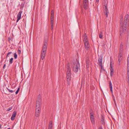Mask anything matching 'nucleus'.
Segmentation results:
<instances>
[{
    "label": "nucleus",
    "mask_w": 129,
    "mask_h": 129,
    "mask_svg": "<svg viewBox=\"0 0 129 129\" xmlns=\"http://www.w3.org/2000/svg\"><path fill=\"white\" fill-rule=\"evenodd\" d=\"M84 37H87L86 34V33H84Z\"/></svg>",
    "instance_id": "nucleus-36"
},
{
    "label": "nucleus",
    "mask_w": 129,
    "mask_h": 129,
    "mask_svg": "<svg viewBox=\"0 0 129 129\" xmlns=\"http://www.w3.org/2000/svg\"><path fill=\"white\" fill-rule=\"evenodd\" d=\"M21 52V51L19 49H18V54H20Z\"/></svg>",
    "instance_id": "nucleus-33"
},
{
    "label": "nucleus",
    "mask_w": 129,
    "mask_h": 129,
    "mask_svg": "<svg viewBox=\"0 0 129 129\" xmlns=\"http://www.w3.org/2000/svg\"><path fill=\"white\" fill-rule=\"evenodd\" d=\"M104 13L106 15V17H108V10H104Z\"/></svg>",
    "instance_id": "nucleus-21"
},
{
    "label": "nucleus",
    "mask_w": 129,
    "mask_h": 129,
    "mask_svg": "<svg viewBox=\"0 0 129 129\" xmlns=\"http://www.w3.org/2000/svg\"><path fill=\"white\" fill-rule=\"evenodd\" d=\"M90 1H91V0H90Z\"/></svg>",
    "instance_id": "nucleus-44"
},
{
    "label": "nucleus",
    "mask_w": 129,
    "mask_h": 129,
    "mask_svg": "<svg viewBox=\"0 0 129 129\" xmlns=\"http://www.w3.org/2000/svg\"><path fill=\"white\" fill-rule=\"evenodd\" d=\"M90 116H91L92 115V116H93V112L92 111H90Z\"/></svg>",
    "instance_id": "nucleus-30"
},
{
    "label": "nucleus",
    "mask_w": 129,
    "mask_h": 129,
    "mask_svg": "<svg viewBox=\"0 0 129 129\" xmlns=\"http://www.w3.org/2000/svg\"><path fill=\"white\" fill-rule=\"evenodd\" d=\"M83 41L84 42H85V41L87 42L88 41L87 37H84L83 38Z\"/></svg>",
    "instance_id": "nucleus-22"
},
{
    "label": "nucleus",
    "mask_w": 129,
    "mask_h": 129,
    "mask_svg": "<svg viewBox=\"0 0 129 129\" xmlns=\"http://www.w3.org/2000/svg\"><path fill=\"white\" fill-rule=\"evenodd\" d=\"M7 90L9 92L12 93L13 92H14L15 91V90H10L8 88H7Z\"/></svg>",
    "instance_id": "nucleus-24"
},
{
    "label": "nucleus",
    "mask_w": 129,
    "mask_h": 129,
    "mask_svg": "<svg viewBox=\"0 0 129 129\" xmlns=\"http://www.w3.org/2000/svg\"><path fill=\"white\" fill-rule=\"evenodd\" d=\"M122 54H119L118 56V64L120 65V62L121 60L122 59L121 57L122 56Z\"/></svg>",
    "instance_id": "nucleus-14"
},
{
    "label": "nucleus",
    "mask_w": 129,
    "mask_h": 129,
    "mask_svg": "<svg viewBox=\"0 0 129 129\" xmlns=\"http://www.w3.org/2000/svg\"><path fill=\"white\" fill-rule=\"evenodd\" d=\"M12 53V52H9L7 53V56H6V59H7V57H9V55L10 54H11Z\"/></svg>",
    "instance_id": "nucleus-29"
},
{
    "label": "nucleus",
    "mask_w": 129,
    "mask_h": 129,
    "mask_svg": "<svg viewBox=\"0 0 129 129\" xmlns=\"http://www.w3.org/2000/svg\"><path fill=\"white\" fill-rule=\"evenodd\" d=\"M19 91L18 90H17L16 91V92H15V93L16 94H17L18 93V92H19Z\"/></svg>",
    "instance_id": "nucleus-39"
},
{
    "label": "nucleus",
    "mask_w": 129,
    "mask_h": 129,
    "mask_svg": "<svg viewBox=\"0 0 129 129\" xmlns=\"http://www.w3.org/2000/svg\"><path fill=\"white\" fill-rule=\"evenodd\" d=\"M99 38H103V36L102 34V32H101L100 33L99 35Z\"/></svg>",
    "instance_id": "nucleus-28"
},
{
    "label": "nucleus",
    "mask_w": 129,
    "mask_h": 129,
    "mask_svg": "<svg viewBox=\"0 0 129 129\" xmlns=\"http://www.w3.org/2000/svg\"><path fill=\"white\" fill-rule=\"evenodd\" d=\"M109 86H110V88H112V84L111 82V81H109Z\"/></svg>",
    "instance_id": "nucleus-25"
},
{
    "label": "nucleus",
    "mask_w": 129,
    "mask_h": 129,
    "mask_svg": "<svg viewBox=\"0 0 129 129\" xmlns=\"http://www.w3.org/2000/svg\"><path fill=\"white\" fill-rule=\"evenodd\" d=\"M103 8L104 9V11L106 10H108V9L107 8V4H105L104 5Z\"/></svg>",
    "instance_id": "nucleus-18"
},
{
    "label": "nucleus",
    "mask_w": 129,
    "mask_h": 129,
    "mask_svg": "<svg viewBox=\"0 0 129 129\" xmlns=\"http://www.w3.org/2000/svg\"><path fill=\"white\" fill-rule=\"evenodd\" d=\"M53 23H51V29L53 30Z\"/></svg>",
    "instance_id": "nucleus-27"
},
{
    "label": "nucleus",
    "mask_w": 129,
    "mask_h": 129,
    "mask_svg": "<svg viewBox=\"0 0 129 129\" xmlns=\"http://www.w3.org/2000/svg\"><path fill=\"white\" fill-rule=\"evenodd\" d=\"M127 79L128 80L127 82L129 84V65H127Z\"/></svg>",
    "instance_id": "nucleus-9"
},
{
    "label": "nucleus",
    "mask_w": 129,
    "mask_h": 129,
    "mask_svg": "<svg viewBox=\"0 0 129 129\" xmlns=\"http://www.w3.org/2000/svg\"><path fill=\"white\" fill-rule=\"evenodd\" d=\"M6 63H5L4 64V66L3 67V69H4L6 67Z\"/></svg>",
    "instance_id": "nucleus-37"
},
{
    "label": "nucleus",
    "mask_w": 129,
    "mask_h": 129,
    "mask_svg": "<svg viewBox=\"0 0 129 129\" xmlns=\"http://www.w3.org/2000/svg\"><path fill=\"white\" fill-rule=\"evenodd\" d=\"M48 129H52V128H49V127H48Z\"/></svg>",
    "instance_id": "nucleus-42"
},
{
    "label": "nucleus",
    "mask_w": 129,
    "mask_h": 129,
    "mask_svg": "<svg viewBox=\"0 0 129 129\" xmlns=\"http://www.w3.org/2000/svg\"><path fill=\"white\" fill-rule=\"evenodd\" d=\"M7 129H10V128H7Z\"/></svg>",
    "instance_id": "nucleus-43"
},
{
    "label": "nucleus",
    "mask_w": 129,
    "mask_h": 129,
    "mask_svg": "<svg viewBox=\"0 0 129 129\" xmlns=\"http://www.w3.org/2000/svg\"><path fill=\"white\" fill-rule=\"evenodd\" d=\"M20 88L19 87L17 89V90H18V91H19V90H20Z\"/></svg>",
    "instance_id": "nucleus-41"
},
{
    "label": "nucleus",
    "mask_w": 129,
    "mask_h": 129,
    "mask_svg": "<svg viewBox=\"0 0 129 129\" xmlns=\"http://www.w3.org/2000/svg\"><path fill=\"white\" fill-rule=\"evenodd\" d=\"M51 16H54V10H51Z\"/></svg>",
    "instance_id": "nucleus-31"
},
{
    "label": "nucleus",
    "mask_w": 129,
    "mask_h": 129,
    "mask_svg": "<svg viewBox=\"0 0 129 129\" xmlns=\"http://www.w3.org/2000/svg\"><path fill=\"white\" fill-rule=\"evenodd\" d=\"M90 118L91 122L92 124H94L95 122L94 117L92 116V115L91 116H90Z\"/></svg>",
    "instance_id": "nucleus-16"
},
{
    "label": "nucleus",
    "mask_w": 129,
    "mask_h": 129,
    "mask_svg": "<svg viewBox=\"0 0 129 129\" xmlns=\"http://www.w3.org/2000/svg\"><path fill=\"white\" fill-rule=\"evenodd\" d=\"M86 66H87V67L88 66V67H89V66H88V62L87 61H86Z\"/></svg>",
    "instance_id": "nucleus-35"
},
{
    "label": "nucleus",
    "mask_w": 129,
    "mask_h": 129,
    "mask_svg": "<svg viewBox=\"0 0 129 129\" xmlns=\"http://www.w3.org/2000/svg\"><path fill=\"white\" fill-rule=\"evenodd\" d=\"M12 107H10L7 110V111H10V110H11L12 109Z\"/></svg>",
    "instance_id": "nucleus-32"
},
{
    "label": "nucleus",
    "mask_w": 129,
    "mask_h": 129,
    "mask_svg": "<svg viewBox=\"0 0 129 129\" xmlns=\"http://www.w3.org/2000/svg\"><path fill=\"white\" fill-rule=\"evenodd\" d=\"M110 89L112 93H113V91L112 90V88H110Z\"/></svg>",
    "instance_id": "nucleus-38"
},
{
    "label": "nucleus",
    "mask_w": 129,
    "mask_h": 129,
    "mask_svg": "<svg viewBox=\"0 0 129 129\" xmlns=\"http://www.w3.org/2000/svg\"><path fill=\"white\" fill-rule=\"evenodd\" d=\"M20 19H19V18H17V19L16 21L17 22H18L19 20H20Z\"/></svg>",
    "instance_id": "nucleus-40"
},
{
    "label": "nucleus",
    "mask_w": 129,
    "mask_h": 129,
    "mask_svg": "<svg viewBox=\"0 0 129 129\" xmlns=\"http://www.w3.org/2000/svg\"><path fill=\"white\" fill-rule=\"evenodd\" d=\"M54 16H51V23H54Z\"/></svg>",
    "instance_id": "nucleus-19"
},
{
    "label": "nucleus",
    "mask_w": 129,
    "mask_h": 129,
    "mask_svg": "<svg viewBox=\"0 0 129 129\" xmlns=\"http://www.w3.org/2000/svg\"><path fill=\"white\" fill-rule=\"evenodd\" d=\"M52 122L51 121H50L49 123L48 127L51 128H52Z\"/></svg>",
    "instance_id": "nucleus-20"
},
{
    "label": "nucleus",
    "mask_w": 129,
    "mask_h": 129,
    "mask_svg": "<svg viewBox=\"0 0 129 129\" xmlns=\"http://www.w3.org/2000/svg\"><path fill=\"white\" fill-rule=\"evenodd\" d=\"M112 64L110 63V75L111 77H112L113 74V71L114 70V69L112 67Z\"/></svg>",
    "instance_id": "nucleus-10"
},
{
    "label": "nucleus",
    "mask_w": 129,
    "mask_h": 129,
    "mask_svg": "<svg viewBox=\"0 0 129 129\" xmlns=\"http://www.w3.org/2000/svg\"><path fill=\"white\" fill-rule=\"evenodd\" d=\"M129 16L128 14H126L123 20V15L121 14L120 16V35L119 38H122V36L125 34L127 33L129 24Z\"/></svg>",
    "instance_id": "nucleus-1"
},
{
    "label": "nucleus",
    "mask_w": 129,
    "mask_h": 129,
    "mask_svg": "<svg viewBox=\"0 0 129 129\" xmlns=\"http://www.w3.org/2000/svg\"><path fill=\"white\" fill-rule=\"evenodd\" d=\"M16 113L17 112L15 111H14L13 112L11 117V119L12 120H14L16 115Z\"/></svg>",
    "instance_id": "nucleus-12"
},
{
    "label": "nucleus",
    "mask_w": 129,
    "mask_h": 129,
    "mask_svg": "<svg viewBox=\"0 0 129 129\" xmlns=\"http://www.w3.org/2000/svg\"><path fill=\"white\" fill-rule=\"evenodd\" d=\"M80 67L79 63L78 62H77L74 63L72 67L73 71L75 72H77L80 69Z\"/></svg>",
    "instance_id": "nucleus-4"
},
{
    "label": "nucleus",
    "mask_w": 129,
    "mask_h": 129,
    "mask_svg": "<svg viewBox=\"0 0 129 129\" xmlns=\"http://www.w3.org/2000/svg\"><path fill=\"white\" fill-rule=\"evenodd\" d=\"M101 123L104 126L105 125V123L104 120V117L102 115L101 116Z\"/></svg>",
    "instance_id": "nucleus-15"
},
{
    "label": "nucleus",
    "mask_w": 129,
    "mask_h": 129,
    "mask_svg": "<svg viewBox=\"0 0 129 129\" xmlns=\"http://www.w3.org/2000/svg\"><path fill=\"white\" fill-rule=\"evenodd\" d=\"M40 108H36L35 111V116L37 117L39 116L40 114Z\"/></svg>",
    "instance_id": "nucleus-11"
},
{
    "label": "nucleus",
    "mask_w": 129,
    "mask_h": 129,
    "mask_svg": "<svg viewBox=\"0 0 129 129\" xmlns=\"http://www.w3.org/2000/svg\"><path fill=\"white\" fill-rule=\"evenodd\" d=\"M13 58H11L9 60V64H11L13 63Z\"/></svg>",
    "instance_id": "nucleus-23"
},
{
    "label": "nucleus",
    "mask_w": 129,
    "mask_h": 129,
    "mask_svg": "<svg viewBox=\"0 0 129 129\" xmlns=\"http://www.w3.org/2000/svg\"><path fill=\"white\" fill-rule=\"evenodd\" d=\"M14 56L15 59H16L17 58V55L16 53H14Z\"/></svg>",
    "instance_id": "nucleus-26"
},
{
    "label": "nucleus",
    "mask_w": 129,
    "mask_h": 129,
    "mask_svg": "<svg viewBox=\"0 0 129 129\" xmlns=\"http://www.w3.org/2000/svg\"><path fill=\"white\" fill-rule=\"evenodd\" d=\"M98 129H103L102 126H100Z\"/></svg>",
    "instance_id": "nucleus-34"
},
{
    "label": "nucleus",
    "mask_w": 129,
    "mask_h": 129,
    "mask_svg": "<svg viewBox=\"0 0 129 129\" xmlns=\"http://www.w3.org/2000/svg\"><path fill=\"white\" fill-rule=\"evenodd\" d=\"M84 44L85 49L88 50L89 47V44L88 41L84 42Z\"/></svg>",
    "instance_id": "nucleus-13"
},
{
    "label": "nucleus",
    "mask_w": 129,
    "mask_h": 129,
    "mask_svg": "<svg viewBox=\"0 0 129 129\" xmlns=\"http://www.w3.org/2000/svg\"><path fill=\"white\" fill-rule=\"evenodd\" d=\"M123 48V45L122 42H121L120 46L119 51V53L120 54H122Z\"/></svg>",
    "instance_id": "nucleus-8"
},
{
    "label": "nucleus",
    "mask_w": 129,
    "mask_h": 129,
    "mask_svg": "<svg viewBox=\"0 0 129 129\" xmlns=\"http://www.w3.org/2000/svg\"><path fill=\"white\" fill-rule=\"evenodd\" d=\"M41 95L39 94L38 96L37 100L36 103V108H40V105L41 103Z\"/></svg>",
    "instance_id": "nucleus-5"
},
{
    "label": "nucleus",
    "mask_w": 129,
    "mask_h": 129,
    "mask_svg": "<svg viewBox=\"0 0 129 129\" xmlns=\"http://www.w3.org/2000/svg\"><path fill=\"white\" fill-rule=\"evenodd\" d=\"M47 43L46 42H45L44 43V45L42 48L41 55V59H42V60L44 59L45 58L47 49Z\"/></svg>",
    "instance_id": "nucleus-3"
},
{
    "label": "nucleus",
    "mask_w": 129,
    "mask_h": 129,
    "mask_svg": "<svg viewBox=\"0 0 129 129\" xmlns=\"http://www.w3.org/2000/svg\"><path fill=\"white\" fill-rule=\"evenodd\" d=\"M22 12V11H20L18 13L17 16V18L21 19V14Z\"/></svg>",
    "instance_id": "nucleus-17"
},
{
    "label": "nucleus",
    "mask_w": 129,
    "mask_h": 129,
    "mask_svg": "<svg viewBox=\"0 0 129 129\" xmlns=\"http://www.w3.org/2000/svg\"><path fill=\"white\" fill-rule=\"evenodd\" d=\"M88 5V0H83L84 8L85 10L87 9Z\"/></svg>",
    "instance_id": "nucleus-6"
},
{
    "label": "nucleus",
    "mask_w": 129,
    "mask_h": 129,
    "mask_svg": "<svg viewBox=\"0 0 129 129\" xmlns=\"http://www.w3.org/2000/svg\"><path fill=\"white\" fill-rule=\"evenodd\" d=\"M68 67H67V78L68 84V85L70 84V82L71 80V69L69 66V63L67 64Z\"/></svg>",
    "instance_id": "nucleus-2"
},
{
    "label": "nucleus",
    "mask_w": 129,
    "mask_h": 129,
    "mask_svg": "<svg viewBox=\"0 0 129 129\" xmlns=\"http://www.w3.org/2000/svg\"><path fill=\"white\" fill-rule=\"evenodd\" d=\"M102 56H99V58L98 59V64H99L100 66L101 67L102 69Z\"/></svg>",
    "instance_id": "nucleus-7"
}]
</instances>
